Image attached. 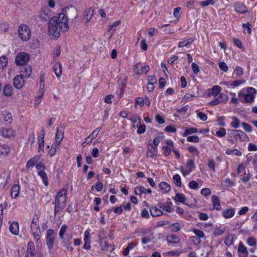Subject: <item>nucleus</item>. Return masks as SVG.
Returning a JSON list of instances; mask_svg holds the SVG:
<instances>
[{"label":"nucleus","instance_id":"8","mask_svg":"<svg viewBox=\"0 0 257 257\" xmlns=\"http://www.w3.org/2000/svg\"><path fill=\"white\" fill-rule=\"evenodd\" d=\"M66 201L55 199V202L53 204H55L54 208V215L56 216V214L59 212L62 211L65 207Z\"/></svg>","mask_w":257,"mask_h":257},{"label":"nucleus","instance_id":"61","mask_svg":"<svg viewBox=\"0 0 257 257\" xmlns=\"http://www.w3.org/2000/svg\"><path fill=\"white\" fill-rule=\"evenodd\" d=\"M197 116L201 120L203 121H205L207 119V115L202 112H198Z\"/></svg>","mask_w":257,"mask_h":257},{"label":"nucleus","instance_id":"5","mask_svg":"<svg viewBox=\"0 0 257 257\" xmlns=\"http://www.w3.org/2000/svg\"><path fill=\"white\" fill-rule=\"evenodd\" d=\"M55 239L54 230L52 229H48L47 231L46 243L50 250L53 248Z\"/></svg>","mask_w":257,"mask_h":257},{"label":"nucleus","instance_id":"57","mask_svg":"<svg viewBox=\"0 0 257 257\" xmlns=\"http://www.w3.org/2000/svg\"><path fill=\"white\" fill-rule=\"evenodd\" d=\"M224 119L225 117L223 116H219L217 117V122L219 126H224L225 125V123L224 122Z\"/></svg>","mask_w":257,"mask_h":257},{"label":"nucleus","instance_id":"24","mask_svg":"<svg viewBox=\"0 0 257 257\" xmlns=\"http://www.w3.org/2000/svg\"><path fill=\"white\" fill-rule=\"evenodd\" d=\"M13 88L11 85H6L3 90V94L5 96H10L12 94Z\"/></svg>","mask_w":257,"mask_h":257},{"label":"nucleus","instance_id":"22","mask_svg":"<svg viewBox=\"0 0 257 257\" xmlns=\"http://www.w3.org/2000/svg\"><path fill=\"white\" fill-rule=\"evenodd\" d=\"M2 133L4 137L10 138L11 136H14L15 131L11 128H4L2 130Z\"/></svg>","mask_w":257,"mask_h":257},{"label":"nucleus","instance_id":"20","mask_svg":"<svg viewBox=\"0 0 257 257\" xmlns=\"http://www.w3.org/2000/svg\"><path fill=\"white\" fill-rule=\"evenodd\" d=\"M40 157L36 156L34 157L31 158L27 162L26 164V168L29 169L31 167H33L39 160Z\"/></svg>","mask_w":257,"mask_h":257},{"label":"nucleus","instance_id":"9","mask_svg":"<svg viewBox=\"0 0 257 257\" xmlns=\"http://www.w3.org/2000/svg\"><path fill=\"white\" fill-rule=\"evenodd\" d=\"M24 78L21 75L16 76L13 80L14 86L18 89L21 88L25 83Z\"/></svg>","mask_w":257,"mask_h":257},{"label":"nucleus","instance_id":"43","mask_svg":"<svg viewBox=\"0 0 257 257\" xmlns=\"http://www.w3.org/2000/svg\"><path fill=\"white\" fill-rule=\"evenodd\" d=\"M130 120L133 122L134 123V126L135 127V124H136L137 126H138L139 124H141V117L138 116H135L132 118L130 119Z\"/></svg>","mask_w":257,"mask_h":257},{"label":"nucleus","instance_id":"56","mask_svg":"<svg viewBox=\"0 0 257 257\" xmlns=\"http://www.w3.org/2000/svg\"><path fill=\"white\" fill-rule=\"evenodd\" d=\"M138 128L137 130V133L139 134H142L145 132L146 131V125L143 124H139V126L138 125Z\"/></svg>","mask_w":257,"mask_h":257},{"label":"nucleus","instance_id":"52","mask_svg":"<svg viewBox=\"0 0 257 257\" xmlns=\"http://www.w3.org/2000/svg\"><path fill=\"white\" fill-rule=\"evenodd\" d=\"M190 241L195 245H198L201 242L200 238L195 236H191L190 237Z\"/></svg>","mask_w":257,"mask_h":257},{"label":"nucleus","instance_id":"30","mask_svg":"<svg viewBox=\"0 0 257 257\" xmlns=\"http://www.w3.org/2000/svg\"><path fill=\"white\" fill-rule=\"evenodd\" d=\"M175 200L179 202L184 203L186 200V197L183 194L181 193H178L176 194Z\"/></svg>","mask_w":257,"mask_h":257},{"label":"nucleus","instance_id":"15","mask_svg":"<svg viewBox=\"0 0 257 257\" xmlns=\"http://www.w3.org/2000/svg\"><path fill=\"white\" fill-rule=\"evenodd\" d=\"M54 71L57 77H60L62 75V67L60 63L58 61L53 66Z\"/></svg>","mask_w":257,"mask_h":257},{"label":"nucleus","instance_id":"49","mask_svg":"<svg viewBox=\"0 0 257 257\" xmlns=\"http://www.w3.org/2000/svg\"><path fill=\"white\" fill-rule=\"evenodd\" d=\"M193 232L196 235V237H198L199 238L204 237V233L202 230H200L199 229H194L193 230Z\"/></svg>","mask_w":257,"mask_h":257},{"label":"nucleus","instance_id":"13","mask_svg":"<svg viewBox=\"0 0 257 257\" xmlns=\"http://www.w3.org/2000/svg\"><path fill=\"white\" fill-rule=\"evenodd\" d=\"M158 149L157 147L151 146L147 151L146 153V157L147 158H154L157 155Z\"/></svg>","mask_w":257,"mask_h":257},{"label":"nucleus","instance_id":"63","mask_svg":"<svg viewBox=\"0 0 257 257\" xmlns=\"http://www.w3.org/2000/svg\"><path fill=\"white\" fill-rule=\"evenodd\" d=\"M201 193L202 195L204 196H207L211 194V191L210 189L207 188H205L201 190Z\"/></svg>","mask_w":257,"mask_h":257},{"label":"nucleus","instance_id":"21","mask_svg":"<svg viewBox=\"0 0 257 257\" xmlns=\"http://www.w3.org/2000/svg\"><path fill=\"white\" fill-rule=\"evenodd\" d=\"M211 201L213 203V205L214 207L217 210H219L221 208V205L220 204V200L219 198L213 195L211 197Z\"/></svg>","mask_w":257,"mask_h":257},{"label":"nucleus","instance_id":"58","mask_svg":"<svg viewBox=\"0 0 257 257\" xmlns=\"http://www.w3.org/2000/svg\"><path fill=\"white\" fill-rule=\"evenodd\" d=\"M40 17L41 19V20L43 21H47L50 18L49 16L44 12H41L40 13Z\"/></svg>","mask_w":257,"mask_h":257},{"label":"nucleus","instance_id":"10","mask_svg":"<svg viewBox=\"0 0 257 257\" xmlns=\"http://www.w3.org/2000/svg\"><path fill=\"white\" fill-rule=\"evenodd\" d=\"M64 126L60 125L57 129L55 138L56 143L59 145L62 142L64 138Z\"/></svg>","mask_w":257,"mask_h":257},{"label":"nucleus","instance_id":"42","mask_svg":"<svg viewBox=\"0 0 257 257\" xmlns=\"http://www.w3.org/2000/svg\"><path fill=\"white\" fill-rule=\"evenodd\" d=\"M101 249L104 251H107L108 249V242L107 241L102 240V242H99Z\"/></svg>","mask_w":257,"mask_h":257},{"label":"nucleus","instance_id":"60","mask_svg":"<svg viewBox=\"0 0 257 257\" xmlns=\"http://www.w3.org/2000/svg\"><path fill=\"white\" fill-rule=\"evenodd\" d=\"M189 187L193 189H196L198 188V184L195 181H191L189 183Z\"/></svg>","mask_w":257,"mask_h":257},{"label":"nucleus","instance_id":"44","mask_svg":"<svg viewBox=\"0 0 257 257\" xmlns=\"http://www.w3.org/2000/svg\"><path fill=\"white\" fill-rule=\"evenodd\" d=\"M150 70L149 66L148 65H145L144 67H141V70H138L137 74L140 75L143 73H147Z\"/></svg>","mask_w":257,"mask_h":257},{"label":"nucleus","instance_id":"12","mask_svg":"<svg viewBox=\"0 0 257 257\" xmlns=\"http://www.w3.org/2000/svg\"><path fill=\"white\" fill-rule=\"evenodd\" d=\"M32 72V67L29 65H26L24 67H23L21 70V74L22 76L25 78H28L31 75Z\"/></svg>","mask_w":257,"mask_h":257},{"label":"nucleus","instance_id":"62","mask_svg":"<svg viewBox=\"0 0 257 257\" xmlns=\"http://www.w3.org/2000/svg\"><path fill=\"white\" fill-rule=\"evenodd\" d=\"M245 82L243 80H238L233 81L230 84L231 86L233 87H237L240 85V84L243 83Z\"/></svg>","mask_w":257,"mask_h":257},{"label":"nucleus","instance_id":"6","mask_svg":"<svg viewBox=\"0 0 257 257\" xmlns=\"http://www.w3.org/2000/svg\"><path fill=\"white\" fill-rule=\"evenodd\" d=\"M231 134L235 140L239 139L241 141H248L249 139L248 137L240 130H232L231 131Z\"/></svg>","mask_w":257,"mask_h":257},{"label":"nucleus","instance_id":"37","mask_svg":"<svg viewBox=\"0 0 257 257\" xmlns=\"http://www.w3.org/2000/svg\"><path fill=\"white\" fill-rule=\"evenodd\" d=\"M186 168L187 169L189 170L190 171H192L195 168V165L193 160L189 159L186 163Z\"/></svg>","mask_w":257,"mask_h":257},{"label":"nucleus","instance_id":"51","mask_svg":"<svg viewBox=\"0 0 257 257\" xmlns=\"http://www.w3.org/2000/svg\"><path fill=\"white\" fill-rule=\"evenodd\" d=\"M226 130L224 128H221L220 130L216 132V135L218 137H222L226 135Z\"/></svg>","mask_w":257,"mask_h":257},{"label":"nucleus","instance_id":"3","mask_svg":"<svg viewBox=\"0 0 257 257\" xmlns=\"http://www.w3.org/2000/svg\"><path fill=\"white\" fill-rule=\"evenodd\" d=\"M20 38L23 41H27L31 38V31L29 27L26 25H21L18 29Z\"/></svg>","mask_w":257,"mask_h":257},{"label":"nucleus","instance_id":"17","mask_svg":"<svg viewBox=\"0 0 257 257\" xmlns=\"http://www.w3.org/2000/svg\"><path fill=\"white\" fill-rule=\"evenodd\" d=\"M67 190L65 189H63L59 191L57 195L55 198V199L63 200L64 199V201H66L67 200Z\"/></svg>","mask_w":257,"mask_h":257},{"label":"nucleus","instance_id":"47","mask_svg":"<svg viewBox=\"0 0 257 257\" xmlns=\"http://www.w3.org/2000/svg\"><path fill=\"white\" fill-rule=\"evenodd\" d=\"M173 180H174L175 184L181 187V177L180 176L176 174L173 176Z\"/></svg>","mask_w":257,"mask_h":257},{"label":"nucleus","instance_id":"26","mask_svg":"<svg viewBox=\"0 0 257 257\" xmlns=\"http://www.w3.org/2000/svg\"><path fill=\"white\" fill-rule=\"evenodd\" d=\"M234 214V209H227L222 212V215L225 218H229L232 217Z\"/></svg>","mask_w":257,"mask_h":257},{"label":"nucleus","instance_id":"14","mask_svg":"<svg viewBox=\"0 0 257 257\" xmlns=\"http://www.w3.org/2000/svg\"><path fill=\"white\" fill-rule=\"evenodd\" d=\"M167 241L169 243H178L180 242V238L175 234H170L167 237Z\"/></svg>","mask_w":257,"mask_h":257},{"label":"nucleus","instance_id":"48","mask_svg":"<svg viewBox=\"0 0 257 257\" xmlns=\"http://www.w3.org/2000/svg\"><path fill=\"white\" fill-rule=\"evenodd\" d=\"M187 140L190 142L198 143L199 142V138L197 136H192L188 137Z\"/></svg>","mask_w":257,"mask_h":257},{"label":"nucleus","instance_id":"23","mask_svg":"<svg viewBox=\"0 0 257 257\" xmlns=\"http://www.w3.org/2000/svg\"><path fill=\"white\" fill-rule=\"evenodd\" d=\"M20 187L18 185H14L11 190V195L13 198H17L19 195Z\"/></svg>","mask_w":257,"mask_h":257},{"label":"nucleus","instance_id":"27","mask_svg":"<svg viewBox=\"0 0 257 257\" xmlns=\"http://www.w3.org/2000/svg\"><path fill=\"white\" fill-rule=\"evenodd\" d=\"M194 41V39L192 38H189L187 40L180 41L179 42L178 44V47L182 48L183 47H187L190 45H191L192 42Z\"/></svg>","mask_w":257,"mask_h":257},{"label":"nucleus","instance_id":"38","mask_svg":"<svg viewBox=\"0 0 257 257\" xmlns=\"http://www.w3.org/2000/svg\"><path fill=\"white\" fill-rule=\"evenodd\" d=\"M135 192L136 194L141 195L142 193H146V189L142 186L136 187Z\"/></svg>","mask_w":257,"mask_h":257},{"label":"nucleus","instance_id":"33","mask_svg":"<svg viewBox=\"0 0 257 257\" xmlns=\"http://www.w3.org/2000/svg\"><path fill=\"white\" fill-rule=\"evenodd\" d=\"M67 228L68 226L64 224L62 226L59 231V234L60 238L62 239V240L64 239V235L65 234Z\"/></svg>","mask_w":257,"mask_h":257},{"label":"nucleus","instance_id":"39","mask_svg":"<svg viewBox=\"0 0 257 257\" xmlns=\"http://www.w3.org/2000/svg\"><path fill=\"white\" fill-rule=\"evenodd\" d=\"M181 225H180V223H179L178 222H176V223H173L170 226L171 230L174 232L178 231L181 230Z\"/></svg>","mask_w":257,"mask_h":257},{"label":"nucleus","instance_id":"19","mask_svg":"<svg viewBox=\"0 0 257 257\" xmlns=\"http://www.w3.org/2000/svg\"><path fill=\"white\" fill-rule=\"evenodd\" d=\"M10 231L15 235L18 234L19 233V224L17 222L12 223L9 227Z\"/></svg>","mask_w":257,"mask_h":257},{"label":"nucleus","instance_id":"28","mask_svg":"<svg viewBox=\"0 0 257 257\" xmlns=\"http://www.w3.org/2000/svg\"><path fill=\"white\" fill-rule=\"evenodd\" d=\"M221 90V87L218 85H215L212 87L211 89V93H209L208 95L211 96L213 95L214 96H216L219 93V92Z\"/></svg>","mask_w":257,"mask_h":257},{"label":"nucleus","instance_id":"7","mask_svg":"<svg viewBox=\"0 0 257 257\" xmlns=\"http://www.w3.org/2000/svg\"><path fill=\"white\" fill-rule=\"evenodd\" d=\"M228 100V97L226 94L220 93L219 95L214 100L209 102V105L214 106L222 102H225Z\"/></svg>","mask_w":257,"mask_h":257},{"label":"nucleus","instance_id":"45","mask_svg":"<svg viewBox=\"0 0 257 257\" xmlns=\"http://www.w3.org/2000/svg\"><path fill=\"white\" fill-rule=\"evenodd\" d=\"M233 238L232 235H228L224 240V243L227 246H230L233 243Z\"/></svg>","mask_w":257,"mask_h":257},{"label":"nucleus","instance_id":"31","mask_svg":"<svg viewBox=\"0 0 257 257\" xmlns=\"http://www.w3.org/2000/svg\"><path fill=\"white\" fill-rule=\"evenodd\" d=\"M38 175L42 178L43 183L46 186L48 185V179L46 173L44 171H39Z\"/></svg>","mask_w":257,"mask_h":257},{"label":"nucleus","instance_id":"25","mask_svg":"<svg viewBox=\"0 0 257 257\" xmlns=\"http://www.w3.org/2000/svg\"><path fill=\"white\" fill-rule=\"evenodd\" d=\"M159 187L162 190L163 193H166L169 192L171 190L170 186L165 182H162L159 184Z\"/></svg>","mask_w":257,"mask_h":257},{"label":"nucleus","instance_id":"53","mask_svg":"<svg viewBox=\"0 0 257 257\" xmlns=\"http://www.w3.org/2000/svg\"><path fill=\"white\" fill-rule=\"evenodd\" d=\"M241 124L243 129L246 132L250 133L252 131V127L250 125L245 122H242Z\"/></svg>","mask_w":257,"mask_h":257},{"label":"nucleus","instance_id":"50","mask_svg":"<svg viewBox=\"0 0 257 257\" xmlns=\"http://www.w3.org/2000/svg\"><path fill=\"white\" fill-rule=\"evenodd\" d=\"M200 4H201L202 7H205L208 6L209 5H213L214 4V0H206L204 1L200 2Z\"/></svg>","mask_w":257,"mask_h":257},{"label":"nucleus","instance_id":"55","mask_svg":"<svg viewBox=\"0 0 257 257\" xmlns=\"http://www.w3.org/2000/svg\"><path fill=\"white\" fill-rule=\"evenodd\" d=\"M208 167L213 171H215V163L213 160H208Z\"/></svg>","mask_w":257,"mask_h":257},{"label":"nucleus","instance_id":"11","mask_svg":"<svg viewBox=\"0 0 257 257\" xmlns=\"http://www.w3.org/2000/svg\"><path fill=\"white\" fill-rule=\"evenodd\" d=\"M238 96L240 101L242 102L251 103L254 102V96L253 95H251L250 94H241L239 93Z\"/></svg>","mask_w":257,"mask_h":257},{"label":"nucleus","instance_id":"40","mask_svg":"<svg viewBox=\"0 0 257 257\" xmlns=\"http://www.w3.org/2000/svg\"><path fill=\"white\" fill-rule=\"evenodd\" d=\"M246 242L250 246H254L256 245V239L253 237H249L247 238Z\"/></svg>","mask_w":257,"mask_h":257},{"label":"nucleus","instance_id":"41","mask_svg":"<svg viewBox=\"0 0 257 257\" xmlns=\"http://www.w3.org/2000/svg\"><path fill=\"white\" fill-rule=\"evenodd\" d=\"M10 152L9 148L7 145H2L0 146V154L3 155H7Z\"/></svg>","mask_w":257,"mask_h":257},{"label":"nucleus","instance_id":"34","mask_svg":"<svg viewBox=\"0 0 257 257\" xmlns=\"http://www.w3.org/2000/svg\"><path fill=\"white\" fill-rule=\"evenodd\" d=\"M238 252L242 254H248L246 247L241 242H240L239 244Z\"/></svg>","mask_w":257,"mask_h":257},{"label":"nucleus","instance_id":"46","mask_svg":"<svg viewBox=\"0 0 257 257\" xmlns=\"http://www.w3.org/2000/svg\"><path fill=\"white\" fill-rule=\"evenodd\" d=\"M219 68L224 72H226L228 70V67L227 64L224 62H219L218 63Z\"/></svg>","mask_w":257,"mask_h":257},{"label":"nucleus","instance_id":"54","mask_svg":"<svg viewBox=\"0 0 257 257\" xmlns=\"http://www.w3.org/2000/svg\"><path fill=\"white\" fill-rule=\"evenodd\" d=\"M234 73L236 75L238 76H241L243 73V69L239 66L236 67Z\"/></svg>","mask_w":257,"mask_h":257},{"label":"nucleus","instance_id":"2","mask_svg":"<svg viewBox=\"0 0 257 257\" xmlns=\"http://www.w3.org/2000/svg\"><path fill=\"white\" fill-rule=\"evenodd\" d=\"M30 227L34 239L36 242L37 246H40L41 245L40 240L41 231L39 224L38 217L37 215L34 216Z\"/></svg>","mask_w":257,"mask_h":257},{"label":"nucleus","instance_id":"35","mask_svg":"<svg viewBox=\"0 0 257 257\" xmlns=\"http://www.w3.org/2000/svg\"><path fill=\"white\" fill-rule=\"evenodd\" d=\"M232 121L230 123V125L232 128H237L239 127L240 124V120L235 116L232 117Z\"/></svg>","mask_w":257,"mask_h":257},{"label":"nucleus","instance_id":"16","mask_svg":"<svg viewBox=\"0 0 257 257\" xmlns=\"http://www.w3.org/2000/svg\"><path fill=\"white\" fill-rule=\"evenodd\" d=\"M151 215L153 217H157L163 214L162 211L155 206H152L150 209Z\"/></svg>","mask_w":257,"mask_h":257},{"label":"nucleus","instance_id":"64","mask_svg":"<svg viewBox=\"0 0 257 257\" xmlns=\"http://www.w3.org/2000/svg\"><path fill=\"white\" fill-rule=\"evenodd\" d=\"M224 232V229H222L221 228H216L213 231V234L215 235H220L223 234Z\"/></svg>","mask_w":257,"mask_h":257},{"label":"nucleus","instance_id":"1","mask_svg":"<svg viewBox=\"0 0 257 257\" xmlns=\"http://www.w3.org/2000/svg\"><path fill=\"white\" fill-rule=\"evenodd\" d=\"M49 32L50 34L58 38L60 35V31H67L69 28L67 23V18L64 13H61L58 17L52 18L49 25Z\"/></svg>","mask_w":257,"mask_h":257},{"label":"nucleus","instance_id":"4","mask_svg":"<svg viewBox=\"0 0 257 257\" xmlns=\"http://www.w3.org/2000/svg\"><path fill=\"white\" fill-rule=\"evenodd\" d=\"M29 57V55L26 53H19L15 58V62L17 65H25L28 62Z\"/></svg>","mask_w":257,"mask_h":257},{"label":"nucleus","instance_id":"18","mask_svg":"<svg viewBox=\"0 0 257 257\" xmlns=\"http://www.w3.org/2000/svg\"><path fill=\"white\" fill-rule=\"evenodd\" d=\"M235 10L236 12L241 14H244L247 12V8L242 4H236L235 5Z\"/></svg>","mask_w":257,"mask_h":257},{"label":"nucleus","instance_id":"29","mask_svg":"<svg viewBox=\"0 0 257 257\" xmlns=\"http://www.w3.org/2000/svg\"><path fill=\"white\" fill-rule=\"evenodd\" d=\"M198 130L196 127H190L186 128L185 132L183 133V136L186 137L189 135H191L194 133H198Z\"/></svg>","mask_w":257,"mask_h":257},{"label":"nucleus","instance_id":"32","mask_svg":"<svg viewBox=\"0 0 257 257\" xmlns=\"http://www.w3.org/2000/svg\"><path fill=\"white\" fill-rule=\"evenodd\" d=\"M8 59L5 55L0 57V69H4L8 64Z\"/></svg>","mask_w":257,"mask_h":257},{"label":"nucleus","instance_id":"36","mask_svg":"<svg viewBox=\"0 0 257 257\" xmlns=\"http://www.w3.org/2000/svg\"><path fill=\"white\" fill-rule=\"evenodd\" d=\"M226 154L228 155L234 154L237 156H240L242 154L241 152L237 149L227 150L226 151Z\"/></svg>","mask_w":257,"mask_h":257},{"label":"nucleus","instance_id":"59","mask_svg":"<svg viewBox=\"0 0 257 257\" xmlns=\"http://www.w3.org/2000/svg\"><path fill=\"white\" fill-rule=\"evenodd\" d=\"M101 128L100 127H97L96 129H95L93 131V132L91 134V135H90V137H91L92 139H94L95 138H96L98 135V133L100 131Z\"/></svg>","mask_w":257,"mask_h":257}]
</instances>
